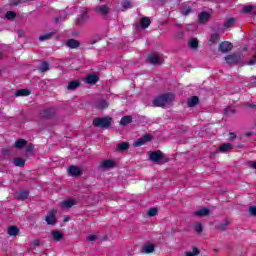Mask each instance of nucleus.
Returning a JSON list of instances; mask_svg holds the SVG:
<instances>
[{"instance_id":"nucleus-49","label":"nucleus","mask_w":256,"mask_h":256,"mask_svg":"<svg viewBox=\"0 0 256 256\" xmlns=\"http://www.w3.org/2000/svg\"><path fill=\"white\" fill-rule=\"evenodd\" d=\"M33 244H34V245H39L38 240H35V241L33 242Z\"/></svg>"},{"instance_id":"nucleus-12","label":"nucleus","mask_w":256,"mask_h":256,"mask_svg":"<svg viewBox=\"0 0 256 256\" xmlns=\"http://www.w3.org/2000/svg\"><path fill=\"white\" fill-rule=\"evenodd\" d=\"M239 56L237 55H229L225 57V61L228 65H235L236 63H239Z\"/></svg>"},{"instance_id":"nucleus-13","label":"nucleus","mask_w":256,"mask_h":256,"mask_svg":"<svg viewBox=\"0 0 256 256\" xmlns=\"http://www.w3.org/2000/svg\"><path fill=\"white\" fill-rule=\"evenodd\" d=\"M97 81H99V77H97V75L95 74H89L85 78V83H87L88 85H95Z\"/></svg>"},{"instance_id":"nucleus-20","label":"nucleus","mask_w":256,"mask_h":256,"mask_svg":"<svg viewBox=\"0 0 256 256\" xmlns=\"http://www.w3.org/2000/svg\"><path fill=\"white\" fill-rule=\"evenodd\" d=\"M79 85H81V83L79 81H71L68 83L67 89L69 91H73V90L77 89V87H79Z\"/></svg>"},{"instance_id":"nucleus-6","label":"nucleus","mask_w":256,"mask_h":256,"mask_svg":"<svg viewBox=\"0 0 256 256\" xmlns=\"http://www.w3.org/2000/svg\"><path fill=\"white\" fill-rule=\"evenodd\" d=\"M149 157L153 163H161V159H163V153H161V151H154L150 153Z\"/></svg>"},{"instance_id":"nucleus-26","label":"nucleus","mask_w":256,"mask_h":256,"mask_svg":"<svg viewBox=\"0 0 256 256\" xmlns=\"http://www.w3.org/2000/svg\"><path fill=\"white\" fill-rule=\"evenodd\" d=\"M117 149H118V151H127V149H129V143L122 142L117 145Z\"/></svg>"},{"instance_id":"nucleus-38","label":"nucleus","mask_w":256,"mask_h":256,"mask_svg":"<svg viewBox=\"0 0 256 256\" xmlns=\"http://www.w3.org/2000/svg\"><path fill=\"white\" fill-rule=\"evenodd\" d=\"M47 39H51V34H44L39 37V41H47Z\"/></svg>"},{"instance_id":"nucleus-22","label":"nucleus","mask_w":256,"mask_h":256,"mask_svg":"<svg viewBox=\"0 0 256 256\" xmlns=\"http://www.w3.org/2000/svg\"><path fill=\"white\" fill-rule=\"evenodd\" d=\"M140 24H141L142 29H147V27H149V25H151V20L147 17H144L141 19Z\"/></svg>"},{"instance_id":"nucleus-33","label":"nucleus","mask_w":256,"mask_h":256,"mask_svg":"<svg viewBox=\"0 0 256 256\" xmlns=\"http://www.w3.org/2000/svg\"><path fill=\"white\" fill-rule=\"evenodd\" d=\"M28 197H29V192H27V191H22V192L17 194V199L25 200Z\"/></svg>"},{"instance_id":"nucleus-5","label":"nucleus","mask_w":256,"mask_h":256,"mask_svg":"<svg viewBox=\"0 0 256 256\" xmlns=\"http://www.w3.org/2000/svg\"><path fill=\"white\" fill-rule=\"evenodd\" d=\"M151 141V134H145L142 138H139L134 142V147H141L145 145V143H149Z\"/></svg>"},{"instance_id":"nucleus-45","label":"nucleus","mask_w":256,"mask_h":256,"mask_svg":"<svg viewBox=\"0 0 256 256\" xmlns=\"http://www.w3.org/2000/svg\"><path fill=\"white\" fill-rule=\"evenodd\" d=\"M88 241H95V239H97V236L96 235H90L88 236Z\"/></svg>"},{"instance_id":"nucleus-34","label":"nucleus","mask_w":256,"mask_h":256,"mask_svg":"<svg viewBox=\"0 0 256 256\" xmlns=\"http://www.w3.org/2000/svg\"><path fill=\"white\" fill-rule=\"evenodd\" d=\"M159 213V210L157 208H150L147 212L148 217H155Z\"/></svg>"},{"instance_id":"nucleus-2","label":"nucleus","mask_w":256,"mask_h":256,"mask_svg":"<svg viewBox=\"0 0 256 256\" xmlns=\"http://www.w3.org/2000/svg\"><path fill=\"white\" fill-rule=\"evenodd\" d=\"M111 125V118L104 117V118H96L93 120L94 127H102L107 128Z\"/></svg>"},{"instance_id":"nucleus-32","label":"nucleus","mask_w":256,"mask_h":256,"mask_svg":"<svg viewBox=\"0 0 256 256\" xmlns=\"http://www.w3.org/2000/svg\"><path fill=\"white\" fill-rule=\"evenodd\" d=\"M14 165H16V167H23L25 165V160L23 158H17L14 160Z\"/></svg>"},{"instance_id":"nucleus-4","label":"nucleus","mask_w":256,"mask_h":256,"mask_svg":"<svg viewBox=\"0 0 256 256\" xmlns=\"http://www.w3.org/2000/svg\"><path fill=\"white\" fill-rule=\"evenodd\" d=\"M57 215V211L51 210L48 212L45 221L47 225H55V222L57 221V218L55 217Z\"/></svg>"},{"instance_id":"nucleus-30","label":"nucleus","mask_w":256,"mask_h":256,"mask_svg":"<svg viewBox=\"0 0 256 256\" xmlns=\"http://www.w3.org/2000/svg\"><path fill=\"white\" fill-rule=\"evenodd\" d=\"M190 49H197L199 47V41L197 39H192L188 43Z\"/></svg>"},{"instance_id":"nucleus-18","label":"nucleus","mask_w":256,"mask_h":256,"mask_svg":"<svg viewBox=\"0 0 256 256\" xmlns=\"http://www.w3.org/2000/svg\"><path fill=\"white\" fill-rule=\"evenodd\" d=\"M199 103V98L197 96H192L187 100L188 107H195Z\"/></svg>"},{"instance_id":"nucleus-47","label":"nucleus","mask_w":256,"mask_h":256,"mask_svg":"<svg viewBox=\"0 0 256 256\" xmlns=\"http://www.w3.org/2000/svg\"><path fill=\"white\" fill-rule=\"evenodd\" d=\"M230 139H235V134L230 133Z\"/></svg>"},{"instance_id":"nucleus-50","label":"nucleus","mask_w":256,"mask_h":256,"mask_svg":"<svg viewBox=\"0 0 256 256\" xmlns=\"http://www.w3.org/2000/svg\"><path fill=\"white\" fill-rule=\"evenodd\" d=\"M0 57H1V54H0Z\"/></svg>"},{"instance_id":"nucleus-7","label":"nucleus","mask_w":256,"mask_h":256,"mask_svg":"<svg viewBox=\"0 0 256 256\" xmlns=\"http://www.w3.org/2000/svg\"><path fill=\"white\" fill-rule=\"evenodd\" d=\"M95 11L98 15H101L102 17H107V15L109 14V6L107 5L97 6L95 8Z\"/></svg>"},{"instance_id":"nucleus-37","label":"nucleus","mask_w":256,"mask_h":256,"mask_svg":"<svg viewBox=\"0 0 256 256\" xmlns=\"http://www.w3.org/2000/svg\"><path fill=\"white\" fill-rule=\"evenodd\" d=\"M248 211L250 215H252L253 217H256V206H250Z\"/></svg>"},{"instance_id":"nucleus-40","label":"nucleus","mask_w":256,"mask_h":256,"mask_svg":"<svg viewBox=\"0 0 256 256\" xmlns=\"http://www.w3.org/2000/svg\"><path fill=\"white\" fill-rule=\"evenodd\" d=\"M253 11V6H245L243 8V13H251Z\"/></svg>"},{"instance_id":"nucleus-25","label":"nucleus","mask_w":256,"mask_h":256,"mask_svg":"<svg viewBox=\"0 0 256 256\" xmlns=\"http://www.w3.org/2000/svg\"><path fill=\"white\" fill-rule=\"evenodd\" d=\"M25 145H27V141H25L23 139H20L15 142L16 149H23V147H25Z\"/></svg>"},{"instance_id":"nucleus-35","label":"nucleus","mask_w":256,"mask_h":256,"mask_svg":"<svg viewBox=\"0 0 256 256\" xmlns=\"http://www.w3.org/2000/svg\"><path fill=\"white\" fill-rule=\"evenodd\" d=\"M234 23L235 20L233 18H230L224 23V27H231Z\"/></svg>"},{"instance_id":"nucleus-29","label":"nucleus","mask_w":256,"mask_h":256,"mask_svg":"<svg viewBox=\"0 0 256 256\" xmlns=\"http://www.w3.org/2000/svg\"><path fill=\"white\" fill-rule=\"evenodd\" d=\"M185 255L186 256H197V255H199V249L192 248L191 250L186 251Z\"/></svg>"},{"instance_id":"nucleus-15","label":"nucleus","mask_w":256,"mask_h":256,"mask_svg":"<svg viewBox=\"0 0 256 256\" xmlns=\"http://www.w3.org/2000/svg\"><path fill=\"white\" fill-rule=\"evenodd\" d=\"M155 251V246H153V244H145L142 247V253H153Z\"/></svg>"},{"instance_id":"nucleus-48","label":"nucleus","mask_w":256,"mask_h":256,"mask_svg":"<svg viewBox=\"0 0 256 256\" xmlns=\"http://www.w3.org/2000/svg\"><path fill=\"white\" fill-rule=\"evenodd\" d=\"M64 221L67 223V221H69V216H65Z\"/></svg>"},{"instance_id":"nucleus-43","label":"nucleus","mask_w":256,"mask_h":256,"mask_svg":"<svg viewBox=\"0 0 256 256\" xmlns=\"http://www.w3.org/2000/svg\"><path fill=\"white\" fill-rule=\"evenodd\" d=\"M248 165L251 169H256V161H250Z\"/></svg>"},{"instance_id":"nucleus-19","label":"nucleus","mask_w":256,"mask_h":256,"mask_svg":"<svg viewBox=\"0 0 256 256\" xmlns=\"http://www.w3.org/2000/svg\"><path fill=\"white\" fill-rule=\"evenodd\" d=\"M67 47H70V49H77L79 47V41L75 39H70L66 42Z\"/></svg>"},{"instance_id":"nucleus-42","label":"nucleus","mask_w":256,"mask_h":256,"mask_svg":"<svg viewBox=\"0 0 256 256\" xmlns=\"http://www.w3.org/2000/svg\"><path fill=\"white\" fill-rule=\"evenodd\" d=\"M123 7L124 9H129L131 7V2H129V0H125L123 2Z\"/></svg>"},{"instance_id":"nucleus-17","label":"nucleus","mask_w":256,"mask_h":256,"mask_svg":"<svg viewBox=\"0 0 256 256\" xmlns=\"http://www.w3.org/2000/svg\"><path fill=\"white\" fill-rule=\"evenodd\" d=\"M51 235H52L54 241H61V239H63V233L59 230L52 231Z\"/></svg>"},{"instance_id":"nucleus-31","label":"nucleus","mask_w":256,"mask_h":256,"mask_svg":"<svg viewBox=\"0 0 256 256\" xmlns=\"http://www.w3.org/2000/svg\"><path fill=\"white\" fill-rule=\"evenodd\" d=\"M39 71H41L42 73H44V71H49V63L47 62H42L39 67H38Z\"/></svg>"},{"instance_id":"nucleus-21","label":"nucleus","mask_w":256,"mask_h":256,"mask_svg":"<svg viewBox=\"0 0 256 256\" xmlns=\"http://www.w3.org/2000/svg\"><path fill=\"white\" fill-rule=\"evenodd\" d=\"M97 109H107L109 107V103L106 100H99L96 103Z\"/></svg>"},{"instance_id":"nucleus-10","label":"nucleus","mask_w":256,"mask_h":256,"mask_svg":"<svg viewBox=\"0 0 256 256\" xmlns=\"http://www.w3.org/2000/svg\"><path fill=\"white\" fill-rule=\"evenodd\" d=\"M115 167V161L113 160H104L100 163L101 169H113Z\"/></svg>"},{"instance_id":"nucleus-9","label":"nucleus","mask_w":256,"mask_h":256,"mask_svg":"<svg viewBox=\"0 0 256 256\" xmlns=\"http://www.w3.org/2000/svg\"><path fill=\"white\" fill-rule=\"evenodd\" d=\"M219 49L222 53H229V51L233 49V44L228 41L222 42L219 46Z\"/></svg>"},{"instance_id":"nucleus-46","label":"nucleus","mask_w":256,"mask_h":256,"mask_svg":"<svg viewBox=\"0 0 256 256\" xmlns=\"http://www.w3.org/2000/svg\"><path fill=\"white\" fill-rule=\"evenodd\" d=\"M31 151H33V146L31 145L27 146V152L31 153Z\"/></svg>"},{"instance_id":"nucleus-16","label":"nucleus","mask_w":256,"mask_h":256,"mask_svg":"<svg viewBox=\"0 0 256 256\" xmlns=\"http://www.w3.org/2000/svg\"><path fill=\"white\" fill-rule=\"evenodd\" d=\"M29 95H31V92L28 89H21L15 93V97H27Z\"/></svg>"},{"instance_id":"nucleus-23","label":"nucleus","mask_w":256,"mask_h":256,"mask_svg":"<svg viewBox=\"0 0 256 256\" xmlns=\"http://www.w3.org/2000/svg\"><path fill=\"white\" fill-rule=\"evenodd\" d=\"M197 217H206L209 215V208H202L196 212Z\"/></svg>"},{"instance_id":"nucleus-3","label":"nucleus","mask_w":256,"mask_h":256,"mask_svg":"<svg viewBox=\"0 0 256 256\" xmlns=\"http://www.w3.org/2000/svg\"><path fill=\"white\" fill-rule=\"evenodd\" d=\"M148 61L152 65H161L163 63V55L161 53H153L148 56Z\"/></svg>"},{"instance_id":"nucleus-24","label":"nucleus","mask_w":256,"mask_h":256,"mask_svg":"<svg viewBox=\"0 0 256 256\" xmlns=\"http://www.w3.org/2000/svg\"><path fill=\"white\" fill-rule=\"evenodd\" d=\"M131 121H133V118H131V116H124L120 120V125H129V123H131Z\"/></svg>"},{"instance_id":"nucleus-27","label":"nucleus","mask_w":256,"mask_h":256,"mask_svg":"<svg viewBox=\"0 0 256 256\" xmlns=\"http://www.w3.org/2000/svg\"><path fill=\"white\" fill-rule=\"evenodd\" d=\"M231 149H233V146H231V144L229 143L223 144L222 146H220V151L222 153H227V151H231Z\"/></svg>"},{"instance_id":"nucleus-41","label":"nucleus","mask_w":256,"mask_h":256,"mask_svg":"<svg viewBox=\"0 0 256 256\" xmlns=\"http://www.w3.org/2000/svg\"><path fill=\"white\" fill-rule=\"evenodd\" d=\"M203 231V226H201V224H197L195 226V232L196 233H201Z\"/></svg>"},{"instance_id":"nucleus-8","label":"nucleus","mask_w":256,"mask_h":256,"mask_svg":"<svg viewBox=\"0 0 256 256\" xmlns=\"http://www.w3.org/2000/svg\"><path fill=\"white\" fill-rule=\"evenodd\" d=\"M74 205H77V200L73 198L61 202L62 209H71Z\"/></svg>"},{"instance_id":"nucleus-1","label":"nucleus","mask_w":256,"mask_h":256,"mask_svg":"<svg viewBox=\"0 0 256 256\" xmlns=\"http://www.w3.org/2000/svg\"><path fill=\"white\" fill-rule=\"evenodd\" d=\"M175 99V95L168 93V94H163L158 97H156L152 103L154 107H165V105H170L173 103V100Z\"/></svg>"},{"instance_id":"nucleus-39","label":"nucleus","mask_w":256,"mask_h":256,"mask_svg":"<svg viewBox=\"0 0 256 256\" xmlns=\"http://www.w3.org/2000/svg\"><path fill=\"white\" fill-rule=\"evenodd\" d=\"M6 19H15V12L13 11H8L6 13Z\"/></svg>"},{"instance_id":"nucleus-11","label":"nucleus","mask_w":256,"mask_h":256,"mask_svg":"<svg viewBox=\"0 0 256 256\" xmlns=\"http://www.w3.org/2000/svg\"><path fill=\"white\" fill-rule=\"evenodd\" d=\"M68 174L71 177H79V175H81V168L76 166H71L70 168H68Z\"/></svg>"},{"instance_id":"nucleus-36","label":"nucleus","mask_w":256,"mask_h":256,"mask_svg":"<svg viewBox=\"0 0 256 256\" xmlns=\"http://www.w3.org/2000/svg\"><path fill=\"white\" fill-rule=\"evenodd\" d=\"M219 39V34H212L210 37L211 43H217V40Z\"/></svg>"},{"instance_id":"nucleus-14","label":"nucleus","mask_w":256,"mask_h":256,"mask_svg":"<svg viewBox=\"0 0 256 256\" xmlns=\"http://www.w3.org/2000/svg\"><path fill=\"white\" fill-rule=\"evenodd\" d=\"M210 17H211V14H209V12H202L198 15V19L200 23H207Z\"/></svg>"},{"instance_id":"nucleus-28","label":"nucleus","mask_w":256,"mask_h":256,"mask_svg":"<svg viewBox=\"0 0 256 256\" xmlns=\"http://www.w3.org/2000/svg\"><path fill=\"white\" fill-rule=\"evenodd\" d=\"M19 233V228L15 226H11L8 228V235L15 236Z\"/></svg>"},{"instance_id":"nucleus-44","label":"nucleus","mask_w":256,"mask_h":256,"mask_svg":"<svg viewBox=\"0 0 256 256\" xmlns=\"http://www.w3.org/2000/svg\"><path fill=\"white\" fill-rule=\"evenodd\" d=\"M188 13H191V8H186L182 10V15H187Z\"/></svg>"}]
</instances>
